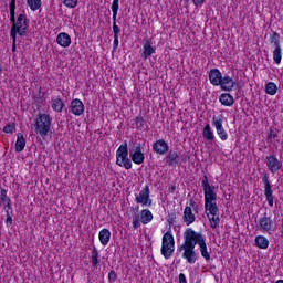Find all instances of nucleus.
<instances>
[{
    "instance_id": "obj_42",
    "label": "nucleus",
    "mask_w": 283,
    "mask_h": 283,
    "mask_svg": "<svg viewBox=\"0 0 283 283\" xmlns=\"http://www.w3.org/2000/svg\"><path fill=\"white\" fill-rule=\"evenodd\" d=\"M117 50H118V35H114L112 54H114V52H116Z\"/></svg>"
},
{
    "instance_id": "obj_38",
    "label": "nucleus",
    "mask_w": 283,
    "mask_h": 283,
    "mask_svg": "<svg viewBox=\"0 0 283 283\" xmlns=\"http://www.w3.org/2000/svg\"><path fill=\"white\" fill-rule=\"evenodd\" d=\"M116 280H118V274H116V271L112 270L108 273V283H114Z\"/></svg>"
},
{
    "instance_id": "obj_35",
    "label": "nucleus",
    "mask_w": 283,
    "mask_h": 283,
    "mask_svg": "<svg viewBox=\"0 0 283 283\" xmlns=\"http://www.w3.org/2000/svg\"><path fill=\"white\" fill-rule=\"evenodd\" d=\"M119 1L120 0H113V3L111 6L113 12V21H116V18L118 17Z\"/></svg>"
},
{
    "instance_id": "obj_46",
    "label": "nucleus",
    "mask_w": 283,
    "mask_h": 283,
    "mask_svg": "<svg viewBox=\"0 0 283 283\" xmlns=\"http://www.w3.org/2000/svg\"><path fill=\"white\" fill-rule=\"evenodd\" d=\"M205 1L207 0H192V3L197 8H202V6H205Z\"/></svg>"
},
{
    "instance_id": "obj_10",
    "label": "nucleus",
    "mask_w": 283,
    "mask_h": 283,
    "mask_svg": "<svg viewBox=\"0 0 283 283\" xmlns=\"http://www.w3.org/2000/svg\"><path fill=\"white\" fill-rule=\"evenodd\" d=\"M262 182L264 185V196L269 207H273V186H271V180L269 179V172H264L262 177Z\"/></svg>"
},
{
    "instance_id": "obj_50",
    "label": "nucleus",
    "mask_w": 283,
    "mask_h": 283,
    "mask_svg": "<svg viewBox=\"0 0 283 283\" xmlns=\"http://www.w3.org/2000/svg\"><path fill=\"white\" fill-rule=\"evenodd\" d=\"M8 197V190L0 186V200Z\"/></svg>"
},
{
    "instance_id": "obj_11",
    "label": "nucleus",
    "mask_w": 283,
    "mask_h": 283,
    "mask_svg": "<svg viewBox=\"0 0 283 283\" xmlns=\"http://www.w3.org/2000/svg\"><path fill=\"white\" fill-rule=\"evenodd\" d=\"M265 165L268 170L272 174H277V171L282 169V160H280L275 155H268L265 157Z\"/></svg>"
},
{
    "instance_id": "obj_39",
    "label": "nucleus",
    "mask_w": 283,
    "mask_h": 283,
    "mask_svg": "<svg viewBox=\"0 0 283 283\" xmlns=\"http://www.w3.org/2000/svg\"><path fill=\"white\" fill-rule=\"evenodd\" d=\"M140 227V214H135L133 218V229Z\"/></svg>"
},
{
    "instance_id": "obj_54",
    "label": "nucleus",
    "mask_w": 283,
    "mask_h": 283,
    "mask_svg": "<svg viewBox=\"0 0 283 283\" xmlns=\"http://www.w3.org/2000/svg\"><path fill=\"white\" fill-rule=\"evenodd\" d=\"M168 191H169V193H175L176 192V186L169 185L168 186Z\"/></svg>"
},
{
    "instance_id": "obj_7",
    "label": "nucleus",
    "mask_w": 283,
    "mask_h": 283,
    "mask_svg": "<svg viewBox=\"0 0 283 283\" xmlns=\"http://www.w3.org/2000/svg\"><path fill=\"white\" fill-rule=\"evenodd\" d=\"M269 42L271 45H274L273 61L276 65H280V63H282V45L280 44V33H277V31H273L270 35Z\"/></svg>"
},
{
    "instance_id": "obj_3",
    "label": "nucleus",
    "mask_w": 283,
    "mask_h": 283,
    "mask_svg": "<svg viewBox=\"0 0 283 283\" xmlns=\"http://www.w3.org/2000/svg\"><path fill=\"white\" fill-rule=\"evenodd\" d=\"M202 240V233L196 232L191 228H187L184 232V244L177 248L178 253L182 251H196V245L200 247Z\"/></svg>"
},
{
    "instance_id": "obj_17",
    "label": "nucleus",
    "mask_w": 283,
    "mask_h": 283,
    "mask_svg": "<svg viewBox=\"0 0 283 283\" xmlns=\"http://www.w3.org/2000/svg\"><path fill=\"white\" fill-rule=\"evenodd\" d=\"M56 43L61 48H70V45H72V38L69 33L61 32L56 36Z\"/></svg>"
},
{
    "instance_id": "obj_1",
    "label": "nucleus",
    "mask_w": 283,
    "mask_h": 283,
    "mask_svg": "<svg viewBox=\"0 0 283 283\" xmlns=\"http://www.w3.org/2000/svg\"><path fill=\"white\" fill-rule=\"evenodd\" d=\"M201 185L203 187L205 196V213L208 217L211 229L220 227V208H218V193H216V186L209 185V177H202Z\"/></svg>"
},
{
    "instance_id": "obj_13",
    "label": "nucleus",
    "mask_w": 283,
    "mask_h": 283,
    "mask_svg": "<svg viewBox=\"0 0 283 283\" xmlns=\"http://www.w3.org/2000/svg\"><path fill=\"white\" fill-rule=\"evenodd\" d=\"M151 54H156V48L151 45V40L148 38H144L143 40V52L140 56L144 61H147L151 56Z\"/></svg>"
},
{
    "instance_id": "obj_43",
    "label": "nucleus",
    "mask_w": 283,
    "mask_h": 283,
    "mask_svg": "<svg viewBox=\"0 0 283 283\" xmlns=\"http://www.w3.org/2000/svg\"><path fill=\"white\" fill-rule=\"evenodd\" d=\"M9 11L10 13H17V2L10 1Z\"/></svg>"
},
{
    "instance_id": "obj_49",
    "label": "nucleus",
    "mask_w": 283,
    "mask_h": 283,
    "mask_svg": "<svg viewBox=\"0 0 283 283\" xmlns=\"http://www.w3.org/2000/svg\"><path fill=\"white\" fill-rule=\"evenodd\" d=\"M129 151H135V153H143V145L142 144H137L133 149H130Z\"/></svg>"
},
{
    "instance_id": "obj_53",
    "label": "nucleus",
    "mask_w": 283,
    "mask_h": 283,
    "mask_svg": "<svg viewBox=\"0 0 283 283\" xmlns=\"http://www.w3.org/2000/svg\"><path fill=\"white\" fill-rule=\"evenodd\" d=\"M179 283H187V276L184 273L179 274Z\"/></svg>"
},
{
    "instance_id": "obj_14",
    "label": "nucleus",
    "mask_w": 283,
    "mask_h": 283,
    "mask_svg": "<svg viewBox=\"0 0 283 283\" xmlns=\"http://www.w3.org/2000/svg\"><path fill=\"white\" fill-rule=\"evenodd\" d=\"M258 229L260 231H266V233L273 230V219H271V217H269L266 212L264 213V217L259 219Z\"/></svg>"
},
{
    "instance_id": "obj_51",
    "label": "nucleus",
    "mask_w": 283,
    "mask_h": 283,
    "mask_svg": "<svg viewBox=\"0 0 283 283\" xmlns=\"http://www.w3.org/2000/svg\"><path fill=\"white\" fill-rule=\"evenodd\" d=\"M45 96V93L41 92V88L39 91V93L35 95L36 101H41L43 99V97Z\"/></svg>"
},
{
    "instance_id": "obj_20",
    "label": "nucleus",
    "mask_w": 283,
    "mask_h": 283,
    "mask_svg": "<svg viewBox=\"0 0 283 283\" xmlns=\"http://www.w3.org/2000/svg\"><path fill=\"white\" fill-rule=\"evenodd\" d=\"M166 163L169 167H178L180 164V155L177 151L170 150L166 156Z\"/></svg>"
},
{
    "instance_id": "obj_55",
    "label": "nucleus",
    "mask_w": 283,
    "mask_h": 283,
    "mask_svg": "<svg viewBox=\"0 0 283 283\" xmlns=\"http://www.w3.org/2000/svg\"><path fill=\"white\" fill-rule=\"evenodd\" d=\"M132 210L134 211L135 216H138V208H132Z\"/></svg>"
},
{
    "instance_id": "obj_19",
    "label": "nucleus",
    "mask_w": 283,
    "mask_h": 283,
    "mask_svg": "<svg viewBox=\"0 0 283 283\" xmlns=\"http://www.w3.org/2000/svg\"><path fill=\"white\" fill-rule=\"evenodd\" d=\"M182 218L187 227L196 222V214L193 213V210H191V206H186Z\"/></svg>"
},
{
    "instance_id": "obj_23",
    "label": "nucleus",
    "mask_w": 283,
    "mask_h": 283,
    "mask_svg": "<svg viewBox=\"0 0 283 283\" xmlns=\"http://www.w3.org/2000/svg\"><path fill=\"white\" fill-rule=\"evenodd\" d=\"M99 242L103 247H107L109 244V240L112 238V232H109V229H102L98 233Z\"/></svg>"
},
{
    "instance_id": "obj_60",
    "label": "nucleus",
    "mask_w": 283,
    "mask_h": 283,
    "mask_svg": "<svg viewBox=\"0 0 283 283\" xmlns=\"http://www.w3.org/2000/svg\"><path fill=\"white\" fill-rule=\"evenodd\" d=\"M11 1L17 2V0H11Z\"/></svg>"
},
{
    "instance_id": "obj_56",
    "label": "nucleus",
    "mask_w": 283,
    "mask_h": 283,
    "mask_svg": "<svg viewBox=\"0 0 283 283\" xmlns=\"http://www.w3.org/2000/svg\"><path fill=\"white\" fill-rule=\"evenodd\" d=\"M190 207H196V201H193V199L190 200Z\"/></svg>"
},
{
    "instance_id": "obj_36",
    "label": "nucleus",
    "mask_w": 283,
    "mask_h": 283,
    "mask_svg": "<svg viewBox=\"0 0 283 283\" xmlns=\"http://www.w3.org/2000/svg\"><path fill=\"white\" fill-rule=\"evenodd\" d=\"M17 130V124L12 123V124H7L3 127V132L4 134H14V132Z\"/></svg>"
},
{
    "instance_id": "obj_12",
    "label": "nucleus",
    "mask_w": 283,
    "mask_h": 283,
    "mask_svg": "<svg viewBox=\"0 0 283 283\" xmlns=\"http://www.w3.org/2000/svg\"><path fill=\"white\" fill-rule=\"evenodd\" d=\"M153 151L158 156H165L166 154H169V144L165 139H157L153 144Z\"/></svg>"
},
{
    "instance_id": "obj_32",
    "label": "nucleus",
    "mask_w": 283,
    "mask_h": 283,
    "mask_svg": "<svg viewBox=\"0 0 283 283\" xmlns=\"http://www.w3.org/2000/svg\"><path fill=\"white\" fill-rule=\"evenodd\" d=\"M277 134H280V130L275 128V126H270V130L266 135L268 143H272V140H275L277 138Z\"/></svg>"
},
{
    "instance_id": "obj_25",
    "label": "nucleus",
    "mask_w": 283,
    "mask_h": 283,
    "mask_svg": "<svg viewBox=\"0 0 283 283\" xmlns=\"http://www.w3.org/2000/svg\"><path fill=\"white\" fill-rule=\"evenodd\" d=\"M139 220L142 224H149L154 220V214L149 211V209H144L139 212Z\"/></svg>"
},
{
    "instance_id": "obj_31",
    "label": "nucleus",
    "mask_w": 283,
    "mask_h": 283,
    "mask_svg": "<svg viewBox=\"0 0 283 283\" xmlns=\"http://www.w3.org/2000/svg\"><path fill=\"white\" fill-rule=\"evenodd\" d=\"M265 92L270 96H275L277 94V84H275L274 82H269L265 85Z\"/></svg>"
},
{
    "instance_id": "obj_15",
    "label": "nucleus",
    "mask_w": 283,
    "mask_h": 283,
    "mask_svg": "<svg viewBox=\"0 0 283 283\" xmlns=\"http://www.w3.org/2000/svg\"><path fill=\"white\" fill-rule=\"evenodd\" d=\"M71 112L74 114V116H83V113L85 112V105L81 99L75 98L71 102Z\"/></svg>"
},
{
    "instance_id": "obj_40",
    "label": "nucleus",
    "mask_w": 283,
    "mask_h": 283,
    "mask_svg": "<svg viewBox=\"0 0 283 283\" xmlns=\"http://www.w3.org/2000/svg\"><path fill=\"white\" fill-rule=\"evenodd\" d=\"M113 34L114 36H118V34H120V28L116 24V20H113Z\"/></svg>"
},
{
    "instance_id": "obj_34",
    "label": "nucleus",
    "mask_w": 283,
    "mask_h": 283,
    "mask_svg": "<svg viewBox=\"0 0 283 283\" xmlns=\"http://www.w3.org/2000/svg\"><path fill=\"white\" fill-rule=\"evenodd\" d=\"M91 261L93 266H98V263L101 262L98 260V249L96 247L93 248L92 253H91Z\"/></svg>"
},
{
    "instance_id": "obj_37",
    "label": "nucleus",
    "mask_w": 283,
    "mask_h": 283,
    "mask_svg": "<svg viewBox=\"0 0 283 283\" xmlns=\"http://www.w3.org/2000/svg\"><path fill=\"white\" fill-rule=\"evenodd\" d=\"M66 8H76L78 6V0H63Z\"/></svg>"
},
{
    "instance_id": "obj_2",
    "label": "nucleus",
    "mask_w": 283,
    "mask_h": 283,
    "mask_svg": "<svg viewBox=\"0 0 283 283\" xmlns=\"http://www.w3.org/2000/svg\"><path fill=\"white\" fill-rule=\"evenodd\" d=\"M132 161L135 165H143V163H145V153L129 151L127 140H125L116 150V165L118 167H125L127 170H129L133 167Z\"/></svg>"
},
{
    "instance_id": "obj_18",
    "label": "nucleus",
    "mask_w": 283,
    "mask_h": 283,
    "mask_svg": "<svg viewBox=\"0 0 283 283\" xmlns=\"http://www.w3.org/2000/svg\"><path fill=\"white\" fill-rule=\"evenodd\" d=\"M222 72H220L218 69H212L209 72V81L211 85L218 86L220 83H222Z\"/></svg>"
},
{
    "instance_id": "obj_41",
    "label": "nucleus",
    "mask_w": 283,
    "mask_h": 283,
    "mask_svg": "<svg viewBox=\"0 0 283 283\" xmlns=\"http://www.w3.org/2000/svg\"><path fill=\"white\" fill-rule=\"evenodd\" d=\"M12 211L7 213L6 224L7 227H12Z\"/></svg>"
},
{
    "instance_id": "obj_24",
    "label": "nucleus",
    "mask_w": 283,
    "mask_h": 283,
    "mask_svg": "<svg viewBox=\"0 0 283 283\" xmlns=\"http://www.w3.org/2000/svg\"><path fill=\"white\" fill-rule=\"evenodd\" d=\"M182 258L188 264H196L198 262V253L196 251L184 250Z\"/></svg>"
},
{
    "instance_id": "obj_9",
    "label": "nucleus",
    "mask_w": 283,
    "mask_h": 283,
    "mask_svg": "<svg viewBox=\"0 0 283 283\" xmlns=\"http://www.w3.org/2000/svg\"><path fill=\"white\" fill-rule=\"evenodd\" d=\"M151 191L149 190V186H145L140 191L139 195H135V202L137 205H142V207H151V197H149Z\"/></svg>"
},
{
    "instance_id": "obj_21",
    "label": "nucleus",
    "mask_w": 283,
    "mask_h": 283,
    "mask_svg": "<svg viewBox=\"0 0 283 283\" xmlns=\"http://www.w3.org/2000/svg\"><path fill=\"white\" fill-rule=\"evenodd\" d=\"M219 103H221V105H224V107H233L235 99L233 98V95L229 93H222L219 96Z\"/></svg>"
},
{
    "instance_id": "obj_57",
    "label": "nucleus",
    "mask_w": 283,
    "mask_h": 283,
    "mask_svg": "<svg viewBox=\"0 0 283 283\" xmlns=\"http://www.w3.org/2000/svg\"><path fill=\"white\" fill-rule=\"evenodd\" d=\"M275 283H283V280H277Z\"/></svg>"
},
{
    "instance_id": "obj_30",
    "label": "nucleus",
    "mask_w": 283,
    "mask_h": 283,
    "mask_svg": "<svg viewBox=\"0 0 283 283\" xmlns=\"http://www.w3.org/2000/svg\"><path fill=\"white\" fill-rule=\"evenodd\" d=\"M146 129L149 127L147 126V120H145V117L143 115H139L135 118V128L136 129Z\"/></svg>"
},
{
    "instance_id": "obj_59",
    "label": "nucleus",
    "mask_w": 283,
    "mask_h": 283,
    "mask_svg": "<svg viewBox=\"0 0 283 283\" xmlns=\"http://www.w3.org/2000/svg\"><path fill=\"white\" fill-rule=\"evenodd\" d=\"M186 1V3H189L191 0H185Z\"/></svg>"
},
{
    "instance_id": "obj_22",
    "label": "nucleus",
    "mask_w": 283,
    "mask_h": 283,
    "mask_svg": "<svg viewBox=\"0 0 283 283\" xmlns=\"http://www.w3.org/2000/svg\"><path fill=\"white\" fill-rule=\"evenodd\" d=\"M199 251L206 262L211 261V253H209V250L207 249V240L205 239V235L201 237V241L199 243Z\"/></svg>"
},
{
    "instance_id": "obj_52",
    "label": "nucleus",
    "mask_w": 283,
    "mask_h": 283,
    "mask_svg": "<svg viewBox=\"0 0 283 283\" xmlns=\"http://www.w3.org/2000/svg\"><path fill=\"white\" fill-rule=\"evenodd\" d=\"M10 21H11L12 25H14V23H17V13H10Z\"/></svg>"
},
{
    "instance_id": "obj_4",
    "label": "nucleus",
    "mask_w": 283,
    "mask_h": 283,
    "mask_svg": "<svg viewBox=\"0 0 283 283\" xmlns=\"http://www.w3.org/2000/svg\"><path fill=\"white\" fill-rule=\"evenodd\" d=\"M35 134L45 138L49 132H52V117L50 114L39 113L34 122Z\"/></svg>"
},
{
    "instance_id": "obj_27",
    "label": "nucleus",
    "mask_w": 283,
    "mask_h": 283,
    "mask_svg": "<svg viewBox=\"0 0 283 283\" xmlns=\"http://www.w3.org/2000/svg\"><path fill=\"white\" fill-rule=\"evenodd\" d=\"M25 149V137H23L22 133L17 134V142H15V151L21 154Z\"/></svg>"
},
{
    "instance_id": "obj_6",
    "label": "nucleus",
    "mask_w": 283,
    "mask_h": 283,
    "mask_svg": "<svg viewBox=\"0 0 283 283\" xmlns=\"http://www.w3.org/2000/svg\"><path fill=\"white\" fill-rule=\"evenodd\" d=\"M176 240H174V234L171 232H166L163 237L161 243V255L165 260H169L174 255Z\"/></svg>"
},
{
    "instance_id": "obj_5",
    "label": "nucleus",
    "mask_w": 283,
    "mask_h": 283,
    "mask_svg": "<svg viewBox=\"0 0 283 283\" xmlns=\"http://www.w3.org/2000/svg\"><path fill=\"white\" fill-rule=\"evenodd\" d=\"M30 30V20L25 12L20 13L17 18V22L11 25L10 34L13 36L19 34V36H28V31Z\"/></svg>"
},
{
    "instance_id": "obj_8",
    "label": "nucleus",
    "mask_w": 283,
    "mask_h": 283,
    "mask_svg": "<svg viewBox=\"0 0 283 283\" xmlns=\"http://www.w3.org/2000/svg\"><path fill=\"white\" fill-rule=\"evenodd\" d=\"M222 123H224V117L222 115L212 117V127L217 130V135L221 140H227L229 138V134H227Z\"/></svg>"
},
{
    "instance_id": "obj_26",
    "label": "nucleus",
    "mask_w": 283,
    "mask_h": 283,
    "mask_svg": "<svg viewBox=\"0 0 283 283\" xmlns=\"http://www.w3.org/2000/svg\"><path fill=\"white\" fill-rule=\"evenodd\" d=\"M202 136L208 143H213L216 140V135H213V130H211V125L207 124L203 127Z\"/></svg>"
},
{
    "instance_id": "obj_47",
    "label": "nucleus",
    "mask_w": 283,
    "mask_h": 283,
    "mask_svg": "<svg viewBox=\"0 0 283 283\" xmlns=\"http://www.w3.org/2000/svg\"><path fill=\"white\" fill-rule=\"evenodd\" d=\"M12 39V52H17V35L10 34Z\"/></svg>"
},
{
    "instance_id": "obj_48",
    "label": "nucleus",
    "mask_w": 283,
    "mask_h": 283,
    "mask_svg": "<svg viewBox=\"0 0 283 283\" xmlns=\"http://www.w3.org/2000/svg\"><path fill=\"white\" fill-rule=\"evenodd\" d=\"M9 202H12V199H10V197H8V196L0 199V205H3V207L6 205H8Z\"/></svg>"
},
{
    "instance_id": "obj_33",
    "label": "nucleus",
    "mask_w": 283,
    "mask_h": 283,
    "mask_svg": "<svg viewBox=\"0 0 283 283\" xmlns=\"http://www.w3.org/2000/svg\"><path fill=\"white\" fill-rule=\"evenodd\" d=\"M27 6L32 12H36L42 6L41 0H27Z\"/></svg>"
},
{
    "instance_id": "obj_58",
    "label": "nucleus",
    "mask_w": 283,
    "mask_h": 283,
    "mask_svg": "<svg viewBox=\"0 0 283 283\" xmlns=\"http://www.w3.org/2000/svg\"><path fill=\"white\" fill-rule=\"evenodd\" d=\"M281 227H282V229H283V218H282V221H281Z\"/></svg>"
},
{
    "instance_id": "obj_28",
    "label": "nucleus",
    "mask_w": 283,
    "mask_h": 283,
    "mask_svg": "<svg viewBox=\"0 0 283 283\" xmlns=\"http://www.w3.org/2000/svg\"><path fill=\"white\" fill-rule=\"evenodd\" d=\"M254 243L258 249H269V239H266L264 235L255 237Z\"/></svg>"
},
{
    "instance_id": "obj_45",
    "label": "nucleus",
    "mask_w": 283,
    "mask_h": 283,
    "mask_svg": "<svg viewBox=\"0 0 283 283\" xmlns=\"http://www.w3.org/2000/svg\"><path fill=\"white\" fill-rule=\"evenodd\" d=\"M168 224H176V212L169 214Z\"/></svg>"
},
{
    "instance_id": "obj_44",
    "label": "nucleus",
    "mask_w": 283,
    "mask_h": 283,
    "mask_svg": "<svg viewBox=\"0 0 283 283\" xmlns=\"http://www.w3.org/2000/svg\"><path fill=\"white\" fill-rule=\"evenodd\" d=\"M3 209H4L6 213H12V201H9V203H6L3 206Z\"/></svg>"
},
{
    "instance_id": "obj_29",
    "label": "nucleus",
    "mask_w": 283,
    "mask_h": 283,
    "mask_svg": "<svg viewBox=\"0 0 283 283\" xmlns=\"http://www.w3.org/2000/svg\"><path fill=\"white\" fill-rule=\"evenodd\" d=\"M63 107H65V103H63V99L61 98L53 99V103H52L53 112L61 114V112H63Z\"/></svg>"
},
{
    "instance_id": "obj_16",
    "label": "nucleus",
    "mask_w": 283,
    "mask_h": 283,
    "mask_svg": "<svg viewBox=\"0 0 283 283\" xmlns=\"http://www.w3.org/2000/svg\"><path fill=\"white\" fill-rule=\"evenodd\" d=\"M219 86L222 90V92H233V87H235V81H233L231 76L226 75L222 77Z\"/></svg>"
}]
</instances>
